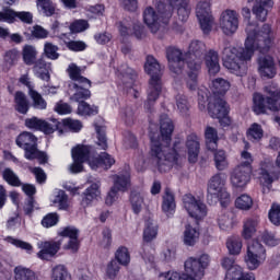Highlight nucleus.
I'll use <instances>...</instances> for the list:
<instances>
[{
  "instance_id": "obj_1",
  "label": "nucleus",
  "mask_w": 280,
  "mask_h": 280,
  "mask_svg": "<svg viewBox=\"0 0 280 280\" xmlns=\"http://www.w3.org/2000/svg\"><path fill=\"white\" fill-rule=\"evenodd\" d=\"M245 32L247 34L245 48L229 46L223 49V67L240 78L246 75L248 61H250L255 51L268 52L275 40L270 24H264L257 31V24L248 23Z\"/></svg>"
},
{
  "instance_id": "obj_2",
  "label": "nucleus",
  "mask_w": 280,
  "mask_h": 280,
  "mask_svg": "<svg viewBox=\"0 0 280 280\" xmlns=\"http://www.w3.org/2000/svg\"><path fill=\"white\" fill-rule=\"evenodd\" d=\"M161 137L151 135L150 163L158 167L159 172H170L174 165H178V143L170 149L174 122L167 116L160 119Z\"/></svg>"
},
{
  "instance_id": "obj_3",
  "label": "nucleus",
  "mask_w": 280,
  "mask_h": 280,
  "mask_svg": "<svg viewBox=\"0 0 280 280\" xmlns=\"http://www.w3.org/2000/svg\"><path fill=\"white\" fill-rule=\"evenodd\" d=\"M209 266V255H201L198 258L189 257L184 264L185 273L180 275L176 271H167L160 275V280H189L202 279L205 270Z\"/></svg>"
},
{
  "instance_id": "obj_4",
  "label": "nucleus",
  "mask_w": 280,
  "mask_h": 280,
  "mask_svg": "<svg viewBox=\"0 0 280 280\" xmlns=\"http://www.w3.org/2000/svg\"><path fill=\"white\" fill-rule=\"evenodd\" d=\"M269 96H264L261 93H255L253 96V110L255 115H268L271 113H279L280 110V90L275 83L265 88Z\"/></svg>"
},
{
  "instance_id": "obj_5",
  "label": "nucleus",
  "mask_w": 280,
  "mask_h": 280,
  "mask_svg": "<svg viewBox=\"0 0 280 280\" xmlns=\"http://www.w3.org/2000/svg\"><path fill=\"white\" fill-rule=\"evenodd\" d=\"M144 71L149 75H151L149 90H148V98L144 103V108L147 110H152L154 106V102L159 100V95H161L162 85H161V65L153 56H148L147 61L144 63Z\"/></svg>"
},
{
  "instance_id": "obj_6",
  "label": "nucleus",
  "mask_w": 280,
  "mask_h": 280,
  "mask_svg": "<svg viewBox=\"0 0 280 280\" xmlns=\"http://www.w3.org/2000/svg\"><path fill=\"white\" fill-rule=\"evenodd\" d=\"M226 173H217L208 182V202L217 205L221 202V207H229L231 203V195L226 191Z\"/></svg>"
},
{
  "instance_id": "obj_7",
  "label": "nucleus",
  "mask_w": 280,
  "mask_h": 280,
  "mask_svg": "<svg viewBox=\"0 0 280 280\" xmlns=\"http://www.w3.org/2000/svg\"><path fill=\"white\" fill-rule=\"evenodd\" d=\"M163 1L164 0H159V2L155 3L158 13L152 7H148L143 12V21L153 34H156L158 30H161V23L167 24L164 20V12L167 10V7Z\"/></svg>"
},
{
  "instance_id": "obj_8",
  "label": "nucleus",
  "mask_w": 280,
  "mask_h": 280,
  "mask_svg": "<svg viewBox=\"0 0 280 280\" xmlns=\"http://www.w3.org/2000/svg\"><path fill=\"white\" fill-rule=\"evenodd\" d=\"M207 51V46L203 42L195 39L188 46V51L185 55V60L188 69L191 71H200L202 69V56Z\"/></svg>"
},
{
  "instance_id": "obj_9",
  "label": "nucleus",
  "mask_w": 280,
  "mask_h": 280,
  "mask_svg": "<svg viewBox=\"0 0 280 280\" xmlns=\"http://www.w3.org/2000/svg\"><path fill=\"white\" fill-rule=\"evenodd\" d=\"M266 247L258 238L248 243L245 262L249 270H257V267L266 261Z\"/></svg>"
},
{
  "instance_id": "obj_10",
  "label": "nucleus",
  "mask_w": 280,
  "mask_h": 280,
  "mask_svg": "<svg viewBox=\"0 0 280 280\" xmlns=\"http://www.w3.org/2000/svg\"><path fill=\"white\" fill-rule=\"evenodd\" d=\"M208 113L213 119H219V124L222 128H229L231 126L232 120L229 117V106L224 98L218 97L214 98L213 102H209L208 104Z\"/></svg>"
},
{
  "instance_id": "obj_11",
  "label": "nucleus",
  "mask_w": 280,
  "mask_h": 280,
  "mask_svg": "<svg viewBox=\"0 0 280 280\" xmlns=\"http://www.w3.org/2000/svg\"><path fill=\"white\" fill-rule=\"evenodd\" d=\"M183 207L194 220H205L207 218V205L191 194L184 195Z\"/></svg>"
},
{
  "instance_id": "obj_12",
  "label": "nucleus",
  "mask_w": 280,
  "mask_h": 280,
  "mask_svg": "<svg viewBox=\"0 0 280 280\" xmlns=\"http://www.w3.org/2000/svg\"><path fill=\"white\" fill-rule=\"evenodd\" d=\"M219 27L225 36H233L240 30V14L235 10L228 9L221 13Z\"/></svg>"
},
{
  "instance_id": "obj_13",
  "label": "nucleus",
  "mask_w": 280,
  "mask_h": 280,
  "mask_svg": "<svg viewBox=\"0 0 280 280\" xmlns=\"http://www.w3.org/2000/svg\"><path fill=\"white\" fill-rule=\"evenodd\" d=\"M196 14L203 34H209L213 27L211 2L207 0L199 1L196 8Z\"/></svg>"
},
{
  "instance_id": "obj_14",
  "label": "nucleus",
  "mask_w": 280,
  "mask_h": 280,
  "mask_svg": "<svg viewBox=\"0 0 280 280\" xmlns=\"http://www.w3.org/2000/svg\"><path fill=\"white\" fill-rule=\"evenodd\" d=\"M71 154L73 163L70 165V172L72 174H80L83 170L82 163H85V161L89 163L91 161V147L79 144L72 149Z\"/></svg>"
},
{
  "instance_id": "obj_15",
  "label": "nucleus",
  "mask_w": 280,
  "mask_h": 280,
  "mask_svg": "<svg viewBox=\"0 0 280 280\" xmlns=\"http://www.w3.org/2000/svg\"><path fill=\"white\" fill-rule=\"evenodd\" d=\"M60 246H62V238L56 241H40L37 243V248H39L37 257L49 261V259L58 255Z\"/></svg>"
},
{
  "instance_id": "obj_16",
  "label": "nucleus",
  "mask_w": 280,
  "mask_h": 280,
  "mask_svg": "<svg viewBox=\"0 0 280 280\" xmlns=\"http://www.w3.org/2000/svg\"><path fill=\"white\" fill-rule=\"evenodd\" d=\"M166 58L168 60V67L173 73L177 75L183 73V67H185V61L187 59L183 56V51L175 47H168L166 49Z\"/></svg>"
},
{
  "instance_id": "obj_17",
  "label": "nucleus",
  "mask_w": 280,
  "mask_h": 280,
  "mask_svg": "<svg viewBox=\"0 0 280 280\" xmlns=\"http://www.w3.org/2000/svg\"><path fill=\"white\" fill-rule=\"evenodd\" d=\"M166 10L164 12V23H168L170 19H172V14L174 13V10L177 11V16L182 21V23H185L187 19H189V14H191V5H189L188 2H179L177 4H165Z\"/></svg>"
},
{
  "instance_id": "obj_18",
  "label": "nucleus",
  "mask_w": 280,
  "mask_h": 280,
  "mask_svg": "<svg viewBox=\"0 0 280 280\" xmlns=\"http://www.w3.org/2000/svg\"><path fill=\"white\" fill-rule=\"evenodd\" d=\"M253 174V171L236 166L233 168V171L230 174V180L231 185L233 187H236L237 189H244L248 183H250V175Z\"/></svg>"
},
{
  "instance_id": "obj_19",
  "label": "nucleus",
  "mask_w": 280,
  "mask_h": 280,
  "mask_svg": "<svg viewBox=\"0 0 280 280\" xmlns=\"http://www.w3.org/2000/svg\"><path fill=\"white\" fill-rule=\"evenodd\" d=\"M221 266L225 270L224 280H241L244 269L235 262L233 257H224L221 260Z\"/></svg>"
},
{
  "instance_id": "obj_20",
  "label": "nucleus",
  "mask_w": 280,
  "mask_h": 280,
  "mask_svg": "<svg viewBox=\"0 0 280 280\" xmlns=\"http://www.w3.org/2000/svg\"><path fill=\"white\" fill-rule=\"evenodd\" d=\"M271 170L272 162H270V160H265L260 163L259 180L262 187V194H269L270 189H272V183H275V179L270 176Z\"/></svg>"
},
{
  "instance_id": "obj_21",
  "label": "nucleus",
  "mask_w": 280,
  "mask_h": 280,
  "mask_svg": "<svg viewBox=\"0 0 280 280\" xmlns=\"http://www.w3.org/2000/svg\"><path fill=\"white\" fill-rule=\"evenodd\" d=\"M59 235L61 237H68V244L65 246L67 250H71V253H78L80 248V240L78 238L80 235V230L75 226H67L63 228Z\"/></svg>"
},
{
  "instance_id": "obj_22",
  "label": "nucleus",
  "mask_w": 280,
  "mask_h": 280,
  "mask_svg": "<svg viewBox=\"0 0 280 280\" xmlns=\"http://www.w3.org/2000/svg\"><path fill=\"white\" fill-rule=\"evenodd\" d=\"M258 73L267 80H272L277 75V68L275 67V59L270 56L261 57L258 60Z\"/></svg>"
},
{
  "instance_id": "obj_23",
  "label": "nucleus",
  "mask_w": 280,
  "mask_h": 280,
  "mask_svg": "<svg viewBox=\"0 0 280 280\" xmlns=\"http://www.w3.org/2000/svg\"><path fill=\"white\" fill-rule=\"evenodd\" d=\"M37 142L38 139L36 138V136L28 131L20 133L15 140L16 145L24 150V154H27V152H32L33 150H35V148H38Z\"/></svg>"
},
{
  "instance_id": "obj_24",
  "label": "nucleus",
  "mask_w": 280,
  "mask_h": 280,
  "mask_svg": "<svg viewBox=\"0 0 280 280\" xmlns=\"http://www.w3.org/2000/svg\"><path fill=\"white\" fill-rule=\"evenodd\" d=\"M69 78L72 80L69 82V89H78V84H84V86H89V79L82 75V69L78 67L75 63H70L68 67Z\"/></svg>"
},
{
  "instance_id": "obj_25",
  "label": "nucleus",
  "mask_w": 280,
  "mask_h": 280,
  "mask_svg": "<svg viewBox=\"0 0 280 280\" xmlns=\"http://www.w3.org/2000/svg\"><path fill=\"white\" fill-rule=\"evenodd\" d=\"M203 60L209 75L220 73V55H218V51L210 49L205 54Z\"/></svg>"
},
{
  "instance_id": "obj_26",
  "label": "nucleus",
  "mask_w": 280,
  "mask_h": 280,
  "mask_svg": "<svg viewBox=\"0 0 280 280\" xmlns=\"http://www.w3.org/2000/svg\"><path fill=\"white\" fill-rule=\"evenodd\" d=\"M51 71V63L45 61V59L39 58L33 63V73L39 80H44L45 82H49L51 75L49 74Z\"/></svg>"
},
{
  "instance_id": "obj_27",
  "label": "nucleus",
  "mask_w": 280,
  "mask_h": 280,
  "mask_svg": "<svg viewBox=\"0 0 280 280\" xmlns=\"http://www.w3.org/2000/svg\"><path fill=\"white\" fill-rule=\"evenodd\" d=\"M186 148L188 150L189 163H196V161H198V154H200V140L196 133H191L187 137Z\"/></svg>"
},
{
  "instance_id": "obj_28",
  "label": "nucleus",
  "mask_w": 280,
  "mask_h": 280,
  "mask_svg": "<svg viewBox=\"0 0 280 280\" xmlns=\"http://www.w3.org/2000/svg\"><path fill=\"white\" fill-rule=\"evenodd\" d=\"M89 165L91 170H110L113 165H115V158L110 156V154L104 152L98 155L96 159L89 160Z\"/></svg>"
},
{
  "instance_id": "obj_29",
  "label": "nucleus",
  "mask_w": 280,
  "mask_h": 280,
  "mask_svg": "<svg viewBox=\"0 0 280 280\" xmlns=\"http://www.w3.org/2000/svg\"><path fill=\"white\" fill-rule=\"evenodd\" d=\"M162 211L167 218H172L176 213V198L170 189H166L162 197Z\"/></svg>"
},
{
  "instance_id": "obj_30",
  "label": "nucleus",
  "mask_w": 280,
  "mask_h": 280,
  "mask_svg": "<svg viewBox=\"0 0 280 280\" xmlns=\"http://www.w3.org/2000/svg\"><path fill=\"white\" fill-rule=\"evenodd\" d=\"M199 240H200V229L198 226L187 224L183 233V242L185 246H196Z\"/></svg>"
},
{
  "instance_id": "obj_31",
  "label": "nucleus",
  "mask_w": 280,
  "mask_h": 280,
  "mask_svg": "<svg viewBox=\"0 0 280 280\" xmlns=\"http://www.w3.org/2000/svg\"><path fill=\"white\" fill-rule=\"evenodd\" d=\"M248 3H253L255 0H247ZM273 2L272 0H256V4L253 8V13L258 19V21H266L268 16V9L272 8Z\"/></svg>"
},
{
  "instance_id": "obj_32",
  "label": "nucleus",
  "mask_w": 280,
  "mask_h": 280,
  "mask_svg": "<svg viewBox=\"0 0 280 280\" xmlns=\"http://www.w3.org/2000/svg\"><path fill=\"white\" fill-rule=\"evenodd\" d=\"M113 188L117 191H128L130 187V172L126 171L125 173H118L113 175Z\"/></svg>"
},
{
  "instance_id": "obj_33",
  "label": "nucleus",
  "mask_w": 280,
  "mask_h": 280,
  "mask_svg": "<svg viewBox=\"0 0 280 280\" xmlns=\"http://www.w3.org/2000/svg\"><path fill=\"white\" fill-rule=\"evenodd\" d=\"M118 30L121 34V36H130V34H133L136 38L141 39L143 36H145V31L143 28V25L141 23L136 22L133 23V32H130V27L128 26V23L126 22H120L118 24Z\"/></svg>"
},
{
  "instance_id": "obj_34",
  "label": "nucleus",
  "mask_w": 280,
  "mask_h": 280,
  "mask_svg": "<svg viewBox=\"0 0 280 280\" xmlns=\"http://www.w3.org/2000/svg\"><path fill=\"white\" fill-rule=\"evenodd\" d=\"M91 81H89V85L78 84L77 88L69 89L70 93H73L70 100L73 102H84V100H89L91 97Z\"/></svg>"
},
{
  "instance_id": "obj_35",
  "label": "nucleus",
  "mask_w": 280,
  "mask_h": 280,
  "mask_svg": "<svg viewBox=\"0 0 280 280\" xmlns=\"http://www.w3.org/2000/svg\"><path fill=\"white\" fill-rule=\"evenodd\" d=\"M206 145L207 149L213 152L218 150V141H220V137H218V129L213 127H207L205 130Z\"/></svg>"
},
{
  "instance_id": "obj_36",
  "label": "nucleus",
  "mask_w": 280,
  "mask_h": 280,
  "mask_svg": "<svg viewBox=\"0 0 280 280\" xmlns=\"http://www.w3.org/2000/svg\"><path fill=\"white\" fill-rule=\"evenodd\" d=\"M100 194V183L92 184L89 188L85 189L81 205L83 207H89V205H91V202H93V200H95Z\"/></svg>"
},
{
  "instance_id": "obj_37",
  "label": "nucleus",
  "mask_w": 280,
  "mask_h": 280,
  "mask_svg": "<svg viewBox=\"0 0 280 280\" xmlns=\"http://www.w3.org/2000/svg\"><path fill=\"white\" fill-rule=\"evenodd\" d=\"M62 122H60L58 119L49 118L47 120H42V127L40 132H44V135H54L56 130H59V132H62Z\"/></svg>"
},
{
  "instance_id": "obj_38",
  "label": "nucleus",
  "mask_w": 280,
  "mask_h": 280,
  "mask_svg": "<svg viewBox=\"0 0 280 280\" xmlns=\"http://www.w3.org/2000/svg\"><path fill=\"white\" fill-rule=\"evenodd\" d=\"M51 202L52 207H57L59 211H67L69 209V196H67L65 190H56Z\"/></svg>"
},
{
  "instance_id": "obj_39",
  "label": "nucleus",
  "mask_w": 280,
  "mask_h": 280,
  "mask_svg": "<svg viewBox=\"0 0 280 280\" xmlns=\"http://www.w3.org/2000/svg\"><path fill=\"white\" fill-rule=\"evenodd\" d=\"M250 144L248 142L245 143V149L241 152L240 164L238 167H244L245 170H249L253 172V163L255 159L253 154L248 152Z\"/></svg>"
},
{
  "instance_id": "obj_40",
  "label": "nucleus",
  "mask_w": 280,
  "mask_h": 280,
  "mask_svg": "<svg viewBox=\"0 0 280 280\" xmlns=\"http://www.w3.org/2000/svg\"><path fill=\"white\" fill-rule=\"evenodd\" d=\"M36 56H38V50L36 47L32 45H25L22 49V58L23 62L27 65V67H32L34 61L36 60Z\"/></svg>"
},
{
  "instance_id": "obj_41",
  "label": "nucleus",
  "mask_w": 280,
  "mask_h": 280,
  "mask_svg": "<svg viewBox=\"0 0 280 280\" xmlns=\"http://www.w3.org/2000/svg\"><path fill=\"white\" fill-rule=\"evenodd\" d=\"M15 109L18 113L22 115H27V110H30V102L27 101V96L23 92L15 93Z\"/></svg>"
},
{
  "instance_id": "obj_42",
  "label": "nucleus",
  "mask_w": 280,
  "mask_h": 280,
  "mask_svg": "<svg viewBox=\"0 0 280 280\" xmlns=\"http://www.w3.org/2000/svg\"><path fill=\"white\" fill-rule=\"evenodd\" d=\"M15 280H38L36 273L30 268L18 266L14 268Z\"/></svg>"
},
{
  "instance_id": "obj_43",
  "label": "nucleus",
  "mask_w": 280,
  "mask_h": 280,
  "mask_svg": "<svg viewBox=\"0 0 280 280\" xmlns=\"http://www.w3.org/2000/svg\"><path fill=\"white\" fill-rule=\"evenodd\" d=\"M211 89L214 95H224L231 89V83L222 78H218L212 81Z\"/></svg>"
},
{
  "instance_id": "obj_44",
  "label": "nucleus",
  "mask_w": 280,
  "mask_h": 280,
  "mask_svg": "<svg viewBox=\"0 0 280 280\" xmlns=\"http://www.w3.org/2000/svg\"><path fill=\"white\" fill-rule=\"evenodd\" d=\"M246 135L249 141L259 142L260 139H264V128L261 127V125L254 122L247 129Z\"/></svg>"
},
{
  "instance_id": "obj_45",
  "label": "nucleus",
  "mask_w": 280,
  "mask_h": 280,
  "mask_svg": "<svg viewBox=\"0 0 280 280\" xmlns=\"http://www.w3.org/2000/svg\"><path fill=\"white\" fill-rule=\"evenodd\" d=\"M259 221L257 219H247L243 226V237L244 240H250L255 233H257V225Z\"/></svg>"
},
{
  "instance_id": "obj_46",
  "label": "nucleus",
  "mask_w": 280,
  "mask_h": 280,
  "mask_svg": "<svg viewBox=\"0 0 280 280\" xmlns=\"http://www.w3.org/2000/svg\"><path fill=\"white\" fill-rule=\"evenodd\" d=\"M214 165L219 172L229 170V159L226 158V152H224V150H219L214 153Z\"/></svg>"
},
{
  "instance_id": "obj_47",
  "label": "nucleus",
  "mask_w": 280,
  "mask_h": 280,
  "mask_svg": "<svg viewBox=\"0 0 280 280\" xmlns=\"http://www.w3.org/2000/svg\"><path fill=\"white\" fill-rule=\"evenodd\" d=\"M242 238L240 236H231L226 241V248L230 255H240L242 253Z\"/></svg>"
},
{
  "instance_id": "obj_48",
  "label": "nucleus",
  "mask_w": 280,
  "mask_h": 280,
  "mask_svg": "<svg viewBox=\"0 0 280 280\" xmlns=\"http://www.w3.org/2000/svg\"><path fill=\"white\" fill-rule=\"evenodd\" d=\"M156 235H159V226L156 223H154V221H147L143 231V240L145 242H152V240H156Z\"/></svg>"
},
{
  "instance_id": "obj_49",
  "label": "nucleus",
  "mask_w": 280,
  "mask_h": 280,
  "mask_svg": "<svg viewBox=\"0 0 280 280\" xmlns=\"http://www.w3.org/2000/svg\"><path fill=\"white\" fill-rule=\"evenodd\" d=\"M100 113V107L95 105H90L86 102H80L78 106V115H82L83 117L97 115Z\"/></svg>"
},
{
  "instance_id": "obj_50",
  "label": "nucleus",
  "mask_w": 280,
  "mask_h": 280,
  "mask_svg": "<svg viewBox=\"0 0 280 280\" xmlns=\"http://www.w3.org/2000/svg\"><path fill=\"white\" fill-rule=\"evenodd\" d=\"M4 242H7L8 244H12V246H15V248H21L22 250H26V253H32L34 250V247L32 246V244L12 236H7L4 238Z\"/></svg>"
},
{
  "instance_id": "obj_51",
  "label": "nucleus",
  "mask_w": 280,
  "mask_h": 280,
  "mask_svg": "<svg viewBox=\"0 0 280 280\" xmlns=\"http://www.w3.org/2000/svg\"><path fill=\"white\" fill-rule=\"evenodd\" d=\"M28 95L33 100L34 108H37L38 110H45V108H47V101L43 98V95H40V93L35 90H31Z\"/></svg>"
},
{
  "instance_id": "obj_52",
  "label": "nucleus",
  "mask_w": 280,
  "mask_h": 280,
  "mask_svg": "<svg viewBox=\"0 0 280 280\" xmlns=\"http://www.w3.org/2000/svg\"><path fill=\"white\" fill-rule=\"evenodd\" d=\"M115 257L117 264H120V266H128L130 264V252L127 249V247H119L116 250Z\"/></svg>"
},
{
  "instance_id": "obj_53",
  "label": "nucleus",
  "mask_w": 280,
  "mask_h": 280,
  "mask_svg": "<svg viewBox=\"0 0 280 280\" xmlns=\"http://www.w3.org/2000/svg\"><path fill=\"white\" fill-rule=\"evenodd\" d=\"M2 178L12 187H21V179L14 174V171L11 168H5L2 173Z\"/></svg>"
},
{
  "instance_id": "obj_54",
  "label": "nucleus",
  "mask_w": 280,
  "mask_h": 280,
  "mask_svg": "<svg viewBox=\"0 0 280 280\" xmlns=\"http://www.w3.org/2000/svg\"><path fill=\"white\" fill-rule=\"evenodd\" d=\"M52 279L54 280H71V276L69 271H67V267L63 265H58L52 268Z\"/></svg>"
},
{
  "instance_id": "obj_55",
  "label": "nucleus",
  "mask_w": 280,
  "mask_h": 280,
  "mask_svg": "<svg viewBox=\"0 0 280 280\" xmlns=\"http://www.w3.org/2000/svg\"><path fill=\"white\" fill-rule=\"evenodd\" d=\"M37 8H40L45 16H51L56 12V5L51 0H37Z\"/></svg>"
},
{
  "instance_id": "obj_56",
  "label": "nucleus",
  "mask_w": 280,
  "mask_h": 280,
  "mask_svg": "<svg viewBox=\"0 0 280 280\" xmlns=\"http://www.w3.org/2000/svg\"><path fill=\"white\" fill-rule=\"evenodd\" d=\"M44 52L46 58H48L49 60H58V58H60V54H58V46L49 42L45 43Z\"/></svg>"
},
{
  "instance_id": "obj_57",
  "label": "nucleus",
  "mask_w": 280,
  "mask_h": 280,
  "mask_svg": "<svg viewBox=\"0 0 280 280\" xmlns=\"http://www.w3.org/2000/svg\"><path fill=\"white\" fill-rule=\"evenodd\" d=\"M24 156L27 159V161H34V159H37L40 165L47 163V154L45 152L38 151V147L33 149L32 152L24 154Z\"/></svg>"
},
{
  "instance_id": "obj_58",
  "label": "nucleus",
  "mask_w": 280,
  "mask_h": 280,
  "mask_svg": "<svg viewBox=\"0 0 280 280\" xmlns=\"http://www.w3.org/2000/svg\"><path fill=\"white\" fill-rule=\"evenodd\" d=\"M131 206L135 213H141V209H143V195L140 192H131Z\"/></svg>"
},
{
  "instance_id": "obj_59",
  "label": "nucleus",
  "mask_w": 280,
  "mask_h": 280,
  "mask_svg": "<svg viewBox=\"0 0 280 280\" xmlns=\"http://www.w3.org/2000/svg\"><path fill=\"white\" fill-rule=\"evenodd\" d=\"M235 206L237 207V209L248 211V209L253 207V198L248 195H242L236 199Z\"/></svg>"
},
{
  "instance_id": "obj_60",
  "label": "nucleus",
  "mask_w": 280,
  "mask_h": 280,
  "mask_svg": "<svg viewBox=\"0 0 280 280\" xmlns=\"http://www.w3.org/2000/svg\"><path fill=\"white\" fill-rule=\"evenodd\" d=\"M176 106L180 115H187V113H189V102L187 101V96L178 94L176 96Z\"/></svg>"
},
{
  "instance_id": "obj_61",
  "label": "nucleus",
  "mask_w": 280,
  "mask_h": 280,
  "mask_svg": "<svg viewBox=\"0 0 280 280\" xmlns=\"http://www.w3.org/2000/svg\"><path fill=\"white\" fill-rule=\"evenodd\" d=\"M260 240H262L264 244H266V246H279L280 244V240L279 237H277V235H275V233L272 232H268L265 231L261 236Z\"/></svg>"
},
{
  "instance_id": "obj_62",
  "label": "nucleus",
  "mask_w": 280,
  "mask_h": 280,
  "mask_svg": "<svg viewBox=\"0 0 280 280\" xmlns=\"http://www.w3.org/2000/svg\"><path fill=\"white\" fill-rule=\"evenodd\" d=\"M61 126L68 128L71 132H80L82 130V121L72 118L63 119Z\"/></svg>"
},
{
  "instance_id": "obj_63",
  "label": "nucleus",
  "mask_w": 280,
  "mask_h": 280,
  "mask_svg": "<svg viewBox=\"0 0 280 280\" xmlns=\"http://www.w3.org/2000/svg\"><path fill=\"white\" fill-rule=\"evenodd\" d=\"M89 30V22L86 20H75L70 24V32L72 34H80V32H85Z\"/></svg>"
},
{
  "instance_id": "obj_64",
  "label": "nucleus",
  "mask_w": 280,
  "mask_h": 280,
  "mask_svg": "<svg viewBox=\"0 0 280 280\" xmlns=\"http://www.w3.org/2000/svg\"><path fill=\"white\" fill-rule=\"evenodd\" d=\"M269 220L275 226H279L280 224V205L272 203L269 210Z\"/></svg>"
}]
</instances>
